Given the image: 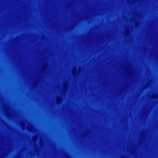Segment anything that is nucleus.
Segmentation results:
<instances>
[{
	"mask_svg": "<svg viewBox=\"0 0 158 158\" xmlns=\"http://www.w3.org/2000/svg\"><path fill=\"white\" fill-rule=\"evenodd\" d=\"M32 140L34 142H35L37 140V137L36 136L33 137Z\"/></svg>",
	"mask_w": 158,
	"mask_h": 158,
	"instance_id": "nucleus-4",
	"label": "nucleus"
},
{
	"mask_svg": "<svg viewBox=\"0 0 158 158\" xmlns=\"http://www.w3.org/2000/svg\"><path fill=\"white\" fill-rule=\"evenodd\" d=\"M37 85V83L36 82H35L34 84V86L36 87Z\"/></svg>",
	"mask_w": 158,
	"mask_h": 158,
	"instance_id": "nucleus-8",
	"label": "nucleus"
},
{
	"mask_svg": "<svg viewBox=\"0 0 158 158\" xmlns=\"http://www.w3.org/2000/svg\"><path fill=\"white\" fill-rule=\"evenodd\" d=\"M4 110L6 114V116L9 118L10 115V112L12 110L9 105H6L4 106Z\"/></svg>",
	"mask_w": 158,
	"mask_h": 158,
	"instance_id": "nucleus-1",
	"label": "nucleus"
},
{
	"mask_svg": "<svg viewBox=\"0 0 158 158\" xmlns=\"http://www.w3.org/2000/svg\"><path fill=\"white\" fill-rule=\"evenodd\" d=\"M147 87V85H145L143 86V89H145Z\"/></svg>",
	"mask_w": 158,
	"mask_h": 158,
	"instance_id": "nucleus-9",
	"label": "nucleus"
},
{
	"mask_svg": "<svg viewBox=\"0 0 158 158\" xmlns=\"http://www.w3.org/2000/svg\"><path fill=\"white\" fill-rule=\"evenodd\" d=\"M68 85L67 83H65L63 85L62 90L64 92L67 91L68 88Z\"/></svg>",
	"mask_w": 158,
	"mask_h": 158,
	"instance_id": "nucleus-3",
	"label": "nucleus"
},
{
	"mask_svg": "<svg viewBox=\"0 0 158 158\" xmlns=\"http://www.w3.org/2000/svg\"><path fill=\"white\" fill-rule=\"evenodd\" d=\"M129 32L128 31H127L126 32V34H128V33H129Z\"/></svg>",
	"mask_w": 158,
	"mask_h": 158,
	"instance_id": "nucleus-10",
	"label": "nucleus"
},
{
	"mask_svg": "<svg viewBox=\"0 0 158 158\" xmlns=\"http://www.w3.org/2000/svg\"><path fill=\"white\" fill-rule=\"evenodd\" d=\"M21 126L22 127V128L23 129H25V126H24V122H23L22 123H21Z\"/></svg>",
	"mask_w": 158,
	"mask_h": 158,
	"instance_id": "nucleus-6",
	"label": "nucleus"
},
{
	"mask_svg": "<svg viewBox=\"0 0 158 158\" xmlns=\"http://www.w3.org/2000/svg\"><path fill=\"white\" fill-rule=\"evenodd\" d=\"M27 129L30 132H33L35 130L34 127L30 124L28 123L27 126Z\"/></svg>",
	"mask_w": 158,
	"mask_h": 158,
	"instance_id": "nucleus-2",
	"label": "nucleus"
},
{
	"mask_svg": "<svg viewBox=\"0 0 158 158\" xmlns=\"http://www.w3.org/2000/svg\"><path fill=\"white\" fill-rule=\"evenodd\" d=\"M45 68V67L44 66L43 67V69H44Z\"/></svg>",
	"mask_w": 158,
	"mask_h": 158,
	"instance_id": "nucleus-11",
	"label": "nucleus"
},
{
	"mask_svg": "<svg viewBox=\"0 0 158 158\" xmlns=\"http://www.w3.org/2000/svg\"><path fill=\"white\" fill-rule=\"evenodd\" d=\"M77 71L74 70H73V75H75L77 74Z\"/></svg>",
	"mask_w": 158,
	"mask_h": 158,
	"instance_id": "nucleus-7",
	"label": "nucleus"
},
{
	"mask_svg": "<svg viewBox=\"0 0 158 158\" xmlns=\"http://www.w3.org/2000/svg\"><path fill=\"white\" fill-rule=\"evenodd\" d=\"M62 100L63 99H56V102L58 104H59L62 102Z\"/></svg>",
	"mask_w": 158,
	"mask_h": 158,
	"instance_id": "nucleus-5",
	"label": "nucleus"
}]
</instances>
